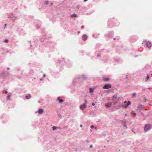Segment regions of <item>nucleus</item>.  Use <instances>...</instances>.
<instances>
[{
    "label": "nucleus",
    "mask_w": 152,
    "mask_h": 152,
    "mask_svg": "<svg viewBox=\"0 0 152 152\" xmlns=\"http://www.w3.org/2000/svg\"><path fill=\"white\" fill-rule=\"evenodd\" d=\"M143 43H145V44L146 45L147 47L149 49H151V47L152 44L150 42H149L148 41H147V40H145L143 41Z\"/></svg>",
    "instance_id": "1"
},
{
    "label": "nucleus",
    "mask_w": 152,
    "mask_h": 152,
    "mask_svg": "<svg viewBox=\"0 0 152 152\" xmlns=\"http://www.w3.org/2000/svg\"><path fill=\"white\" fill-rule=\"evenodd\" d=\"M151 126L150 125H146L144 127V130L145 132H146L151 129Z\"/></svg>",
    "instance_id": "2"
},
{
    "label": "nucleus",
    "mask_w": 152,
    "mask_h": 152,
    "mask_svg": "<svg viewBox=\"0 0 152 152\" xmlns=\"http://www.w3.org/2000/svg\"><path fill=\"white\" fill-rule=\"evenodd\" d=\"M126 121L125 120L122 121L121 122L122 124L125 129H127V125L126 124Z\"/></svg>",
    "instance_id": "3"
},
{
    "label": "nucleus",
    "mask_w": 152,
    "mask_h": 152,
    "mask_svg": "<svg viewBox=\"0 0 152 152\" xmlns=\"http://www.w3.org/2000/svg\"><path fill=\"white\" fill-rule=\"evenodd\" d=\"M111 86L110 84H105L103 87L104 89H107L111 88Z\"/></svg>",
    "instance_id": "4"
},
{
    "label": "nucleus",
    "mask_w": 152,
    "mask_h": 152,
    "mask_svg": "<svg viewBox=\"0 0 152 152\" xmlns=\"http://www.w3.org/2000/svg\"><path fill=\"white\" fill-rule=\"evenodd\" d=\"M131 104V102L130 101H128L127 102V103H126V105L125 106L124 105V104H121V106L123 107H124V108H127V107L130 104Z\"/></svg>",
    "instance_id": "5"
},
{
    "label": "nucleus",
    "mask_w": 152,
    "mask_h": 152,
    "mask_svg": "<svg viewBox=\"0 0 152 152\" xmlns=\"http://www.w3.org/2000/svg\"><path fill=\"white\" fill-rule=\"evenodd\" d=\"M86 104H83V105H81L80 107V108L81 110H83L84 109L86 108Z\"/></svg>",
    "instance_id": "6"
},
{
    "label": "nucleus",
    "mask_w": 152,
    "mask_h": 152,
    "mask_svg": "<svg viewBox=\"0 0 152 152\" xmlns=\"http://www.w3.org/2000/svg\"><path fill=\"white\" fill-rule=\"evenodd\" d=\"M88 36L86 34L83 35L82 36V39L84 40H86L87 39Z\"/></svg>",
    "instance_id": "7"
},
{
    "label": "nucleus",
    "mask_w": 152,
    "mask_h": 152,
    "mask_svg": "<svg viewBox=\"0 0 152 152\" xmlns=\"http://www.w3.org/2000/svg\"><path fill=\"white\" fill-rule=\"evenodd\" d=\"M40 114L43 113L44 112V111L42 109H40L37 112Z\"/></svg>",
    "instance_id": "8"
},
{
    "label": "nucleus",
    "mask_w": 152,
    "mask_h": 152,
    "mask_svg": "<svg viewBox=\"0 0 152 152\" xmlns=\"http://www.w3.org/2000/svg\"><path fill=\"white\" fill-rule=\"evenodd\" d=\"M111 102H109L108 103H106L105 105V106L107 107H109L111 106Z\"/></svg>",
    "instance_id": "9"
},
{
    "label": "nucleus",
    "mask_w": 152,
    "mask_h": 152,
    "mask_svg": "<svg viewBox=\"0 0 152 152\" xmlns=\"http://www.w3.org/2000/svg\"><path fill=\"white\" fill-rule=\"evenodd\" d=\"M143 106L142 105H140L138 107V109L139 110H141L143 109Z\"/></svg>",
    "instance_id": "10"
},
{
    "label": "nucleus",
    "mask_w": 152,
    "mask_h": 152,
    "mask_svg": "<svg viewBox=\"0 0 152 152\" xmlns=\"http://www.w3.org/2000/svg\"><path fill=\"white\" fill-rule=\"evenodd\" d=\"M110 79L108 77L107 78H103V80L105 82H107Z\"/></svg>",
    "instance_id": "11"
},
{
    "label": "nucleus",
    "mask_w": 152,
    "mask_h": 152,
    "mask_svg": "<svg viewBox=\"0 0 152 152\" xmlns=\"http://www.w3.org/2000/svg\"><path fill=\"white\" fill-rule=\"evenodd\" d=\"M57 100L60 103H62L63 102V100H62V99H60V97H58V98Z\"/></svg>",
    "instance_id": "12"
},
{
    "label": "nucleus",
    "mask_w": 152,
    "mask_h": 152,
    "mask_svg": "<svg viewBox=\"0 0 152 152\" xmlns=\"http://www.w3.org/2000/svg\"><path fill=\"white\" fill-rule=\"evenodd\" d=\"M31 97V96L30 94H28L27 96L26 97V99H30Z\"/></svg>",
    "instance_id": "13"
},
{
    "label": "nucleus",
    "mask_w": 152,
    "mask_h": 152,
    "mask_svg": "<svg viewBox=\"0 0 152 152\" xmlns=\"http://www.w3.org/2000/svg\"><path fill=\"white\" fill-rule=\"evenodd\" d=\"M76 16H77V15L76 14H73V15H72L71 16V18H74V17L76 18Z\"/></svg>",
    "instance_id": "14"
},
{
    "label": "nucleus",
    "mask_w": 152,
    "mask_h": 152,
    "mask_svg": "<svg viewBox=\"0 0 152 152\" xmlns=\"http://www.w3.org/2000/svg\"><path fill=\"white\" fill-rule=\"evenodd\" d=\"M132 97H135L136 95V93H133L132 94Z\"/></svg>",
    "instance_id": "15"
},
{
    "label": "nucleus",
    "mask_w": 152,
    "mask_h": 152,
    "mask_svg": "<svg viewBox=\"0 0 152 152\" xmlns=\"http://www.w3.org/2000/svg\"><path fill=\"white\" fill-rule=\"evenodd\" d=\"M89 91H90V92L91 93H92V92H93L94 91V90L91 88H90L89 89Z\"/></svg>",
    "instance_id": "16"
},
{
    "label": "nucleus",
    "mask_w": 152,
    "mask_h": 152,
    "mask_svg": "<svg viewBox=\"0 0 152 152\" xmlns=\"http://www.w3.org/2000/svg\"><path fill=\"white\" fill-rule=\"evenodd\" d=\"M10 95H9L7 96V100H10Z\"/></svg>",
    "instance_id": "17"
},
{
    "label": "nucleus",
    "mask_w": 152,
    "mask_h": 152,
    "mask_svg": "<svg viewBox=\"0 0 152 152\" xmlns=\"http://www.w3.org/2000/svg\"><path fill=\"white\" fill-rule=\"evenodd\" d=\"M52 127L53 130H54L57 128L55 126H53Z\"/></svg>",
    "instance_id": "18"
},
{
    "label": "nucleus",
    "mask_w": 152,
    "mask_h": 152,
    "mask_svg": "<svg viewBox=\"0 0 152 152\" xmlns=\"http://www.w3.org/2000/svg\"><path fill=\"white\" fill-rule=\"evenodd\" d=\"M149 78V77L148 75L146 77V81H147L148 79Z\"/></svg>",
    "instance_id": "19"
},
{
    "label": "nucleus",
    "mask_w": 152,
    "mask_h": 152,
    "mask_svg": "<svg viewBox=\"0 0 152 152\" xmlns=\"http://www.w3.org/2000/svg\"><path fill=\"white\" fill-rule=\"evenodd\" d=\"M85 103H83V104H86V105L87 103V100L86 99H85Z\"/></svg>",
    "instance_id": "20"
},
{
    "label": "nucleus",
    "mask_w": 152,
    "mask_h": 152,
    "mask_svg": "<svg viewBox=\"0 0 152 152\" xmlns=\"http://www.w3.org/2000/svg\"><path fill=\"white\" fill-rule=\"evenodd\" d=\"M4 42H8V40L7 39H6L4 41Z\"/></svg>",
    "instance_id": "21"
},
{
    "label": "nucleus",
    "mask_w": 152,
    "mask_h": 152,
    "mask_svg": "<svg viewBox=\"0 0 152 152\" xmlns=\"http://www.w3.org/2000/svg\"><path fill=\"white\" fill-rule=\"evenodd\" d=\"M94 126L93 125H91V129H93L94 128Z\"/></svg>",
    "instance_id": "22"
},
{
    "label": "nucleus",
    "mask_w": 152,
    "mask_h": 152,
    "mask_svg": "<svg viewBox=\"0 0 152 152\" xmlns=\"http://www.w3.org/2000/svg\"><path fill=\"white\" fill-rule=\"evenodd\" d=\"M48 1H46L45 2V4H48Z\"/></svg>",
    "instance_id": "23"
},
{
    "label": "nucleus",
    "mask_w": 152,
    "mask_h": 152,
    "mask_svg": "<svg viewBox=\"0 0 152 152\" xmlns=\"http://www.w3.org/2000/svg\"><path fill=\"white\" fill-rule=\"evenodd\" d=\"M4 92L6 94H7V91H5Z\"/></svg>",
    "instance_id": "24"
},
{
    "label": "nucleus",
    "mask_w": 152,
    "mask_h": 152,
    "mask_svg": "<svg viewBox=\"0 0 152 152\" xmlns=\"http://www.w3.org/2000/svg\"><path fill=\"white\" fill-rule=\"evenodd\" d=\"M133 115L134 116H135L136 115V113H133Z\"/></svg>",
    "instance_id": "25"
},
{
    "label": "nucleus",
    "mask_w": 152,
    "mask_h": 152,
    "mask_svg": "<svg viewBox=\"0 0 152 152\" xmlns=\"http://www.w3.org/2000/svg\"><path fill=\"white\" fill-rule=\"evenodd\" d=\"M92 104L93 106H94L95 105V104L94 103H92Z\"/></svg>",
    "instance_id": "26"
},
{
    "label": "nucleus",
    "mask_w": 152,
    "mask_h": 152,
    "mask_svg": "<svg viewBox=\"0 0 152 152\" xmlns=\"http://www.w3.org/2000/svg\"><path fill=\"white\" fill-rule=\"evenodd\" d=\"M92 147V145H91L90 146V148H91Z\"/></svg>",
    "instance_id": "27"
},
{
    "label": "nucleus",
    "mask_w": 152,
    "mask_h": 152,
    "mask_svg": "<svg viewBox=\"0 0 152 152\" xmlns=\"http://www.w3.org/2000/svg\"><path fill=\"white\" fill-rule=\"evenodd\" d=\"M124 103L125 104H126V103H127V102H126V101H125L124 102Z\"/></svg>",
    "instance_id": "28"
},
{
    "label": "nucleus",
    "mask_w": 152,
    "mask_h": 152,
    "mask_svg": "<svg viewBox=\"0 0 152 152\" xmlns=\"http://www.w3.org/2000/svg\"><path fill=\"white\" fill-rule=\"evenodd\" d=\"M80 127H82V125H80Z\"/></svg>",
    "instance_id": "29"
},
{
    "label": "nucleus",
    "mask_w": 152,
    "mask_h": 152,
    "mask_svg": "<svg viewBox=\"0 0 152 152\" xmlns=\"http://www.w3.org/2000/svg\"><path fill=\"white\" fill-rule=\"evenodd\" d=\"M87 0H84V1H87Z\"/></svg>",
    "instance_id": "30"
},
{
    "label": "nucleus",
    "mask_w": 152,
    "mask_h": 152,
    "mask_svg": "<svg viewBox=\"0 0 152 152\" xmlns=\"http://www.w3.org/2000/svg\"><path fill=\"white\" fill-rule=\"evenodd\" d=\"M43 77H45V75H43Z\"/></svg>",
    "instance_id": "31"
},
{
    "label": "nucleus",
    "mask_w": 152,
    "mask_h": 152,
    "mask_svg": "<svg viewBox=\"0 0 152 152\" xmlns=\"http://www.w3.org/2000/svg\"><path fill=\"white\" fill-rule=\"evenodd\" d=\"M146 100L147 99H145V102L146 101Z\"/></svg>",
    "instance_id": "32"
},
{
    "label": "nucleus",
    "mask_w": 152,
    "mask_h": 152,
    "mask_svg": "<svg viewBox=\"0 0 152 152\" xmlns=\"http://www.w3.org/2000/svg\"><path fill=\"white\" fill-rule=\"evenodd\" d=\"M125 115L126 116L127 115L126 114Z\"/></svg>",
    "instance_id": "33"
},
{
    "label": "nucleus",
    "mask_w": 152,
    "mask_h": 152,
    "mask_svg": "<svg viewBox=\"0 0 152 152\" xmlns=\"http://www.w3.org/2000/svg\"><path fill=\"white\" fill-rule=\"evenodd\" d=\"M6 24H4L5 26H6Z\"/></svg>",
    "instance_id": "34"
},
{
    "label": "nucleus",
    "mask_w": 152,
    "mask_h": 152,
    "mask_svg": "<svg viewBox=\"0 0 152 152\" xmlns=\"http://www.w3.org/2000/svg\"><path fill=\"white\" fill-rule=\"evenodd\" d=\"M114 98H115V97H114Z\"/></svg>",
    "instance_id": "35"
}]
</instances>
